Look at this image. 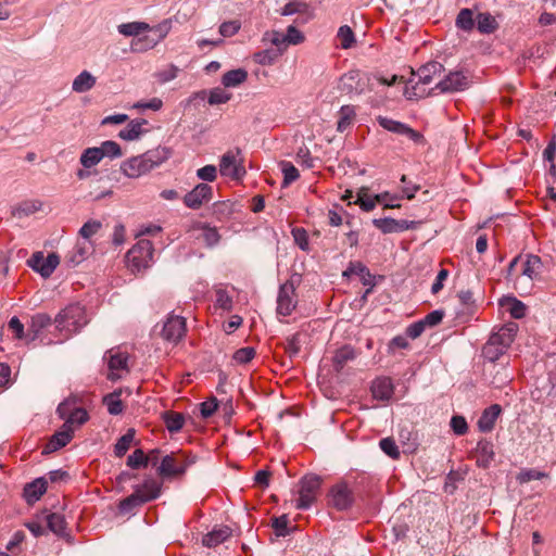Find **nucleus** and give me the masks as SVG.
Here are the masks:
<instances>
[{"label": "nucleus", "instance_id": "15", "mask_svg": "<svg viewBox=\"0 0 556 556\" xmlns=\"http://www.w3.org/2000/svg\"><path fill=\"white\" fill-rule=\"evenodd\" d=\"M74 435V428L71 422H64L59 431H56L43 446L42 454H51L71 442Z\"/></svg>", "mask_w": 556, "mask_h": 556}, {"label": "nucleus", "instance_id": "33", "mask_svg": "<svg viewBox=\"0 0 556 556\" xmlns=\"http://www.w3.org/2000/svg\"><path fill=\"white\" fill-rule=\"evenodd\" d=\"M127 362L128 356L125 353L111 354L109 359V369L111 370V374L108 376V378L111 380L119 378V376L116 375L115 371L127 370Z\"/></svg>", "mask_w": 556, "mask_h": 556}, {"label": "nucleus", "instance_id": "46", "mask_svg": "<svg viewBox=\"0 0 556 556\" xmlns=\"http://www.w3.org/2000/svg\"><path fill=\"white\" fill-rule=\"evenodd\" d=\"M102 228V223L97 219H89L79 229V236L88 240Z\"/></svg>", "mask_w": 556, "mask_h": 556}, {"label": "nucleus", "instance_id": "40", "mask_svg": "<svg viewBox=\"0 0 556 556\" xmlns=\"http://www.w3.org/2000/svg\"><path fill=\"white\" fill-rule=\"evenodd\" d=\"M295 13L311 15L309 4L303 0H292L288 2L281 10V15L288 16Z\"/></svg>", "mask_w": 556, "mask_h": 556}, {"label": "nucleus", "instance_id": "34", "mask_svg": "<svg viewBox=\"0 0 556 556\" xmlns=\"http://www.w3.org/2000/svg\"><path fill=\"white\" fill-rule=\"evenodd\" d=\"M163 420L167 430L172 433L178 432L185 425V417L182 414L168 410L163 414Z\"/></svg>", "mask_w": 556, "mask_h": 556}, {"label": "nucleus", "instance_id": "60", "mask_svg": "<svg viewBox=\"0 0 556 556\" xmlns=\"http://www.w3.org/2000/svg\"><path fill=\"white\" fill-rule=\"evenodd\" d=\"M287 46L302 43L305 39L304 35L294 26H289L285 34Z\"/></svg>", "mask_w": 556, "mask_h": 556}, {"label": "nucleus", "instance_id": "23", "mask_svg": "<svg viewBox=\"0 0 556 556\" xmlns=\"http://www.w3.org/2000/svg\"><path fill=\"white\" fill-rule=\"evenodd\" d=\"M148 122L143 118H136L130 121L127 126L122 129L118 134V137L123 140H136L138 139L146 130L143 126L147 125Z\"/></svg>", "mask_w": 556, "mask_h": 556}, {"label": "nucleus", "instance_id": "63", "mask_svg": "<svg viewBox=\"0 0 556 556\" xmlns=\"http://www.w3.org/2000/svg\"><path fill=\"white\" fill-rule=\"evenodd\" d=\"M197 176L204 181H214L217 177L215 165H205L197 170Z\"/></svg>", "mask_w": 556, "mask_h": 556}, {"label": "nucleus", "instance_id": "11", "mask_svg": "<svg viewBox=\"0 0 556 556\" xmlns=\"http://www.w3.org/2000/svg\"><path fill=\"white\" fill-rule=\"evenodd\" d=\"M376 228L381 230L383 233L403 232L408 229H417L421 222L418 220H406V219H394L391 217L376 218L372 220Z\"/></svg>", "mask_w": 556, "mask_h": 556}, {"label": "nucleus", "instance_id": "64", "mask_svg": "<svg viewBox=\"0 0 556 556\" xmlns=\"http://www.w3.org/2000/svg\"><path fill=\"white\" fill-rule=\"evenodd\" d=\"M288 517L282 515L280 517L274 518L271 526L278 536H285L288 534Z\"/></svg>", "mask_w": 556, "mask_h": 556}, {"label": "nucleus", "instance_id": "20", "mask_svg": "<svg viewBox=\"0 0 556 556\" xmlns=\"http://www.w3.org/2000/svg\"><path fill=\"white\" fill-rule=\"evenodd\" d=\"M47 491L45 478H38L24 486V497L28 504L37 502Z\"/></svg>", "mask_w": 556, "mask_h": 556}, {"label": "nucleus", "instance_id": "13", "mask_svg": "<svg viewBox=\"0 0 556 556\" xmlns=\"http://www.w3.org/2000/svg\"><path fill=\"white\" fill-rule=\"evenodd\" d=\"M59 263L60 257L58 254L51 253L45 257L40 252L35 253L28 262L29 266L34 270L38 271L43 278L50 277Z\"/></svg>", "mask_w": 556, "mask_h": 556}, {"label": "nucleus", "instance_id": "57", "mask_svg": "<svg viewBox=\"0 0 556 556\" xmlns=\"http://www.w3.org/2000/svg\"><path fill=\"white\" fill-rule=\"evenodd\" d=\"M89 416L86 409L75 408L67 417L65 422H71V428H74V424L78 426L84 425L88 420Z\"/></svg>", "mask_w": 556, "mask_h": 556}, {"label": "nucleus", "instance_id": "38", "mask_svg": "<svg viewBox=\"0 0 556 556\" xmlns=\"http://www.w3.org/2000/svg\"><path fill=\"white\" fill-rule=\"evenodd\" d=\"M103 403L105 404L108 412L111 415H118L124 410V405L121 400V391H114L106 394L103 397Z\"/></svg>", "mask_w": 556, "mask_h": 556}, {"label": "nucleus", "instance_id": "42", "mask_svg": "<svg viewBox=\"0 0 556 556\" xmlns=\"http://www.w3.org/2000/svg\"><path fill=\"white\" fill-rule=\"evenodd\" d=\"M280 167L283 174V187L289 186L300 177L298 168L291 162L282 161Z\"/></svg>", "mask_w": 556, "mask_h": 556}, {"label": "nucleus", "instance_id": "39", "mask_svg": "<svg viewBox=\"0 0 556 556\" xmlns=\"http://www.w3.org/2000/svg\"><path fill=\"white\" fill-rule=\"evenodd\" d=\"M136 431L135 429L130 428L126 431L125 434H123L116 442L114 446V454L116 457H122L126 454V452L129 450L134 439H135Z\"/></svg>", "mask_w": 556, "mask_h": 556}, {"label": "nucleus", "instance_id": "56", "mask_svg": "<svg viewBox=\"0 0 556 556\" xmlns=\"http://www.w3.org/2000/svg\"><path fill=\"white\" fill-rule=\"evenodd\" d=\"M215 304L217 307L230 311L232 308V298L228 294V292L224 289L216 290V300Z\"/></svg>", "mask_w": 556, "mask_h": 556}, {"label": "nucleus", "instance_id": "52", "mask_svg": "<svg viewBox=\"0 0 556 556\" xmlns=\"http://www.w3.org/2000/svg\"><path fill=\"white\" fill-rule=\"evenodd\" d=\"M378 123L382 128L399 135L403 134L405 129V124L388 117L379 116Z\"/></svg>", "mask_w": 556, "mask_h": 556}, {"label": "nucleus", "instance_id": "35", "mask_svg": "<svg viewBox=\"0 0 556 556\" xmlns=\"http://www.w3.org/2000/svg\"><path fill=\"white\" fill-rule=\"evenodd\" d=\"M476 16L471 9H462L456 16V26L464 31H471L475 27Z\"/></svg>", "mask_w": 556, "mask_h": 556}, {"label": "nucleus", "instance_id": "22", "mask_svg": "<svg viewBox=\"0 0 556 556\" xmlns=\"http://www.w3.org/2000/svg\"><path fill=\"white\" fill-rule=\"evenodd\" d=\"M372 396L377 400L388 401L393 395V384L390 378H378L371 384Z\"/></svg>", "mask_w": 556, "mask_h": 556}, {"label": "nucleus", "instance_id": "16", "mask_svg": "<svg viewBox=\"0 0 556 556\" xmlns=\"http://www.w3.org/2000/svg\"><path fill=\"white\" fill-rule=\"evenodd\" d=\"M186 333V320L180 316H169L162 330V337L173 343L179 342Z\"/></svg>", "mask_w": 556, "mask_h": 556}, {"label": "nucleus", "instance_id": "24", "mask_svg": "<svg viewBox=\"0 0 556 556\" xmlns=\"http://www.w3.org/2000/svg\"><path fill=\"white\" fill-rule=\"evenodd\" d=\"M477 465L482 468L489 467L494 458L493 444L489 441H479L476 448Z\"/></svg>", "mask_w": 556, "mask_h": 556}, {"label": "nucleus", "instance_id": "58", "mask_svg": "<svg viewBox=\"0 0 556 556\" xmlns=\"http://www.w3.org/2000/svg\"><path fill=\"white\" fill-rule=\"evenodd\" d=\"M264 39H267L270 41L274 46L277 47V49H286L287 42L285 38V34L278 31V30H271L265 33Z\"/></svg>", "mask_w": 556, "mask_h": 556}, {"label": "nucleus", "instance_id": "37", "mask_svg": "<svg viewBox=\"0 0 556 556\" xmlns=\"http://www.w3.org/2000/svg\"><path fill=\"white\" fill-rule=\"evenodd\" d=\"M46 521L49 530L59 536H64L65 533V519L62 515L52 513L46 516Z\"/></svg>", "mask_w": 556, "mask_h": 556}, {"label": "nucleus", "instance_id": "5", "mask_svg": "<svg viewBox=\"0 0 556 556\" xmlns=\"http://www.w3.org/2000/svg\"><path fill=\"white\" fill-rule=\"evenodd\" d=\"M195 460L197 457L192 454H187L182 451L173 452L163 457L157 468V473L163 478L181 477Z\"/></svg>", "mask_w": 556, "mask_h": 556}, {"label": "nucleus", "instance_id": "49", "mask_svg": "<svg viewBox=\"0 0 556 556\" xmlns=\"http://www.w3.org/2000/svg\"><path fill=\"white\" fill-rule=\"evenodd\" d=\"M255 356V349L252 346H245L237 350L233 355L232 359L237 364H247L251 362Z\"/></svg>", "mask_w": 556, "mask_h": 556}, {"label": "nucleus", "instance_id": "43", "mask_svg": "<svg viewBox=\"0 0 556 556\" xmlns=\"http://www.w3.org/2000/svg\"><path fill=\"white\" fill-rule=\"evenodd\" d=\"M151 457H147L141 448L135 450L127 458V466L132 469L147 467Z\"/></svg>", "mask_w": 556, "mask_h": 556}, {"label": "nucleus", "instance_id": "31", "mask_svg": "<svg viewBox=\"0 0 556 556\" xmlns=\"http://www.w3.org/2000/svg\"><path fill=\"white\" fill-rule=\"evenodd\" d=\"M96 77L88 71H83L73 81L72 89L75 92L81 93L92 89L96 85Z\"/></svg>", "mask_w": 556, "mask_h": 556}, {"label": "nucleus", "instance_id": "8", "mask_svg": "<svg viewBox=\"0 0 556 556\" xmlns=\"http://www.w3.org/2000/svg\"><path fill=\"white\" fill-rule=\"evenodd\" d=\"M219 172L222 176L235 180L241 179L247 174L240 149L229 150L220 157Z\"/></svg>", "mask_w": 556, "mask_h": 556}, {"label": "nucleus", "instance_id": "7", "mask_svg": "<svg viewBox=\"0 0 556 556\" xmlns=\"http://www.w3.org/2000/svg\"><path fill=\"white\" fill-rule=\"evenodd\" d=\"M298 283L299 279L295 281L293 278H290L279 287L276 308L278 315L287 317L295 309L298 304Z\"/></svg>", "mask_w": 556, "mask_h": 556}, {"label": "nucleus", "instance_id": "6", "mask_svg": "<svg viewBox=\"0 0 556 556\" xmlns=\"http://www.w3.org/2000/svg\"><path fill=\"white\" fill-rule=\"evenodd\" d=\"M153 244L150 240H139L126 254V263L132 271L147 268L153 257Z\"/></svg>", "mask_w": 556, "mask_h": 556}, {"label": "nucleus", "instance_id": "61", "mask_svg": "<svg viewBox=\"0 0 556 556\" xmlns=\"http://www.w3.org/2000/svg\"><path fill=\"white\" fill-rule=\"evenodd\" d=\"M301 349V334L294 333L287 338L286 351L290 356H294L300 352Z\"/></svg>", "mask_w": 556, "mask_h": 556}, {"label": "nucleus", "instance_id": "36", "mask_svg": "<svg viewBox=\"0 0 556 556\" xmlns=\"http://www.w3.org/2000/svg\"><path fill=\"white\" fill-rule=\"evenodd\" d=\"M103 160L100 149L98 147L87 148L80 155V164L85 168H91L98 165Z\"/></svg>", "mask_w": 556, "mask_h": 556}, {"label": "nucleus", "instance_id": "25", "mask_svg": "<svg viewBox=\"0 0 556 556\" xmlns=\"http://www.w3.org/2000/svg\"><path fill=\"white\" fill-rule=\"evenodd\" d=\"M51 324V318L49 315L45 313L36 314L31 317L28 331H27V339L29 341H34L42 329L48 327Z\"/></svg>", "mask_w": 556, "mask_h": 556}, {"label": "nucleus", "instance_id": "55", "mask_svg": "<svg viewBox=\"0 0 556 556\" xmlns=\"http://www.w3.org/2000/svg\"><path fill=\"white\" fill-rule=\"evenodd\" d=\"M74 251L75 252L71 260L73 263L79 264L90 254L91 245L87 242L77 243Z\"/></svg>", "mask_w": 556, "mask_h": 556}, {"label": "nucleus", "instance_id": "32", "mask_svg": "<svg viewBox=\"0 0 556 556\" xmlns=\"http://www.w3.org/2000/svg\"><path fill=\"white\" fill-rule=\"evenodd\" d=\"M248 79V72L243 68H237L226 72L223 75L222 83L226 88H233L243 84Z\"/></svg>", "mask_w": 556, "mask_h": 556}, {"label": "nucleus", "instance_id": "30", "mask_svg": "<svg viewBox=\"0 0 556 556\" xmlns=\"http://www.w3.org/2000/svg\"><path fill=\"white\" fill-rule=\"evenodd\" d=\"M477 29L481 34H492L494 33L498 24L495 17L489 12L478 13L476 16Z\"/></svg>", "mask_w": 556, "mask_h": 556}, {"label": "nucleus", "instance_id": "41", "mask_svg": "<svg viewBox=\"0 0 556 556\" xmlns=\"http://www.w3.org/2000/svg\"><path fill=\"white\" fill-rule=\"evenodd\" d=\"M150 29V25L143 22L125 23L118 26V31L124 36H138Z\"/></svg>", "mask_w": 556, "mask_h": 556}, {"label": "nucleus", "instance_id": "45", "mask_svg": "<svg viewBox=\"0 0 556 556\" xmlns=\"http://www.w3.org/2000/svg\"><path fill=\"white\" fill-rule=\"evenodd\" d=\"M100 152L102 154V157L109 156V157H119L122 156V150L117 142L112 140H106L101 143Z\"/></svg>", "mask_w": 556, "mask_h": 556}, {"label": "nucleus", "instance_id": "48", "mask_svg": "<svg viewBox=\"0 0 556 556\" xmlns=\"http://www.w3.org/2000/svg\"><path fill=\"white\" fill-rule=\"evenodd\" d=\"M547 477V475L543 471L536 470V469H522L517 475V480L519 483H528L531 480H540Z\"/></svg>", "mask_w": 556, "mask_h": 556}, {"label": "nucleus", "instance_id": "2", "mask_svg": "<svg viewBox=\"0 0 556 556\" xmlns=\"http://www.w3.org/2000/svg\"><path fill=\"white\" fill-rule=\"evenodd\" d=\"M518 331L516 323H508L493 332L482 348V355L489 362L497 361L510 346Z\"/></svg>", "mask_w": 556, "mask_h": 556}, {"label": "nucleus", "instance_id": "3", "mask_svg": "<svg viewBox=\"0 0 556 556\" xmlns=\"http://www.w3.org/2000/svg\"><path fill=\"white\" fill-rule=\"evenodd\" d=\"M160 494L161 484L153 479H148L141 485L137 486L132 494L119 502L118 510L121 514H128L132 511L134 508L157 498Z\"/></svg>", "mask_w": 556, "mask_h": 556}, {"label": "nucleus", "instance_id": "27", "mask_svg": "<svg viewBox=\"0 0 556 556\" xmlns=\"http://www.w3.org/2000/svg\"><path fill=\"white\" fill-rule=\"evenodd\" d=\"M543 263L540 256L529 254L527 255L526 261L522 264V276L529 278L530 280H534L538 278L541 269H542Z\"/></svg>", "mask_w": 556, "mask_h": 556}, {"label": "nucleus", "instance_id": "18", "mask_svg": "<svg viewBox=\"0 0 556 556\" xmlns=\"http://www.w3.org/2000/svg\"><path fill=\"white\" fill-rule=\"evenodd\" d=\"M443 72H444V66L440 62H437V61H432V62H429V63L422 65L417 71L416 75L418 77V80H417L414 89L415 90L418 89L419 84L429 85L430 83L433 81V79L435 77H441Z\"/></svg>", "mask_w": 556, "mask_h": 556}, {"label": "nucleus", "instance_id": "28", "mask_svg": "<svg viewBox=\"0 0 556 556\" xmlns=\"http://www.w3.org/2000/svg\"><path fill=\"white\" fill-rule=\"evenodd\" d=\"M283 53V49H265L253 54V61L263 66L274 65L279 56Z\"/></svg>", "mask_w": 556, "mask_h": 556}, {"label": "nucleus", "instance_id": "62", "mask_svg": "<svg viewBox=\"0 0 556 556\" xmlns=\"http://www.w3.org/2000/svg\"><path fill=\"white\" fill-rule=\"evenodd\" d=\"M240 27L241 25L238 21L224 22L219 26V34L223 37H232L239 31Z\"/></svg>", "mask_w": 556, "mask_h": 556}, {"label": "nucleus", "instance_id": "19", "mask_svg": "<svg viewBox=\"0 0 556 556\" xmlns=\"http://www.w3.org/2000/svg\"><path fill=\"white\" fill-rule=\"evenodd\" d=\"M230 535L231 529L227 526H220L206 533L202 539V544L210 548L216 547L230 538Z\"/></svg>", "mask_w": 556, "mask_h": 556}, {"label": "nucleus", "instance_id": "12", "mask_svg": "<svg viewBox=\"0 0 556 556\" xmlns=\"http://www.w3.org/2000/svg\"><path fill=\"white\" fill-rule=\"evenodd\" d=\"M213 189L207 184H198L191 191L185 194L184 204L191 210H199L204 203L211 201Z\"/></svg>", "mask_w": 556, "mask_h": 556}, {"label": "nucleus", "instance_id": "44", "mask_svg": "<svg viewBox=\"0 0 556 556\" xmlns=\"http://www.w3.org/2000/svg\"><path fill=\"white\" fill-rule=\"evenodd\" d=\"M199 228L202 230V238L206 245L213 247L218 243L220 236L216 227H210L206 224H199Z\"/></svg>", "mask_w": 556, "mask_h": 556}, {"label": "nucleus", "instance_id": "47", "mask_svg": "<svg viewBox=\"0 0 556 556\" xmlns=\"http://www.w3.org/2000/svg\"><path fill=\"white\" fill-rule=\"evenodd\" d=\"M506 304H507V309L509 311L511 317L519 319L526 315L527 307L521 301H519L515 298H511V299H507Z\"/></svg>", "mask_w": 556, "mask_h": 556}, {"label": "nucleus", "instance_id": "26", "mask_svg": "<svg viewBox=\"0 0 556 556\" xmlns=\"http://www.w3.org/2000/svg\"><path fill=\"white\" fill-rule=\"evenodd\" d=\"M355 356L356 353L354 349L350 345H344L338 349L332 358L334 370L337 372H340L350 361H353L355 358Z\"/></svg>", "mask_w": 556, "mask_h": 556}, {"label": "nucleus", "instance_id": "14", "mask_svg": "<svg viewBox=\"0 0 556 556\" xmlns=\"http://www.w3.org/2000/svg\"><path fill=\"white\" fill-rule=\"evenodd\" d=\"M328 497V503L338 510L350 508L354 501L352 491L345 483H339L332 486Z\"/></svg>", "mask_w": 556, "mask_h": 556}, {"label": "nucleus", "instance_id": "17", "mask_svg": "<svg viewBox=\"0 0 556 556\" xmlns=\"http://www.w3.org/2000/svg\"><path fill=\"white\" fill-rule=\"evenodd\" d=\"M150 30H153L157 34V39H151L148 36L137 38L132 40V50L139 51L152 49L157 43V41L164 39L167 36L168 31L170 30V21L165 20L154 28H151Z\"/></svg>", "mask_w": 556, "mask_h": 556}, {"label": "nucleus", "instance_id": "21", "mask_svg": "<svg viewBox=\"0 0 556 556\" xmlns=\"http://www.w3.org/2000/svg\"><path fill=\"white\" fill-rule=\"evenodd\" d=\"M502 408L498 404H493L485 408L478 420V427L483 432H489L494 428L495 421L500 416Z\"/></svg>", "mask_w": 556, "mask_h": 556}, {"label": "nucleus", "instance_id": "1", "mask_svg": "<svg viewBox=\"0 0 556 556\" xmlns=\"http://www.w3.org/2000/svg\"><path fill=\"white\" fill-rule=\"evenodd\" d=\"M172 152L166 147H157L147 152L131 156L121 164V172L130 179L140 178L162 165Z\"/></svg>", "mask_w": 556, "mask_h": 556}, {"label": "nucleus", "instance_id": "51", "mask_svg": "<svg viewBox=\"0 0 556 556\" xmlns=\"http://www.w3.org/2000/svg\"><path fill=\"white\" fill-rule=\"evenodd\" d=\"M338 38L340 39L341 47L349 49L355 42L354 33L350 26L344 25L339 28Z\"/></svg>", "mask_w": 556, "mask_h": 556}, {"label": "nucleus", "instance_id": "4", "mask_svg": "<svg viewBox=\"0 0 556 556\" xmlns=\"http://www.w3.org/2000/svg\"><path fill=\"white\" fill-rule=\"evenodd\" d=\"M55 324L61 332H65L64 337H70L79 331L88 320L85 308L79 304H71L65 307L55 317Z\"/></svg>", "mask_w": 556, "mask_h": 556}, {"label": "nucleus", "instance_id": "10", "mask_svg": "<svg viewBox=\"0 0 556 556\" xmlns=\"http://www.w3.org/2000/svg\"><path fill=\"white\" fill-rule=\"evenodd\" d=\"M469 78L462 72H451L432 88V92L438 90L440 93L463 91L469 87Z\"/></svg>", "mask_w": 556, "mask_h": 556}, {"label": "nucleus", "instance_id": "29", "mask_svg": "<svg viewBox=\"0 0 556 556\" xmlns=\"http://www.w3.org/2000/svg\"><path fill=\"white\" fill-rule=\"evenodd\" d=\"M338 115L337 130L343 132L353 124L356 117V111L353 105H343Z\"/></svg>", "mask_w": 556, "mask_h": 556}, {"label": "nucleus", "instance_id": "50", "mask_svg": "<svg viewBox=\"0 0 556 556\" xmlns=\"http://www.w3.org/2000/svg\"><path fill=\"white\" fill-rule=\"evenodd\" d=\"M380 448L392 459L400 457V450L395 441L392 438H384L379 443Z\"/></svg>", "mask_w": 556, "mask_h": 556}, {"label": "nucleus", "instance_id": "59", "mask_svg": "<svg viewBox=\"0 0 556 556\" xmlns=\"http://www.w3.org/2000/svg\"><path fill=\"white\" fill-rule=\"evenodd\" d=\"M355 203L358 204L363 211L370 212L375 208L377 200L375 197H367L364 189H362Z\"/></svg>", "mask_w": 556, "mask_h": 556}, {"label": "nucleus", "instance_id": "53", "mask_svg": "<svg viewBox=\"0 0 556 556\" xmlns=\"http://www.w3.org/2000/svg\"><path fill=\"white\" fill-rule=\"evenodd\" d=\"M231 94L222 88H214L208 96V103L211 105L223 104L230 100Z\"/></svg>", "mask_w": 556, "mask_h": 556}, {"label": "nucleus", "instance_id": "9", "mask_svg": "<svg viewBox=\"0 0 556 556\" xmlns=\"http://www.w3.org/2000/svg\"><path fill=\"white\" fill-rule=\"evenodd\" d=\"M321 480L315 475H307L300 481V497L295 507L298 509H307L316 500L320 489Z\"/></svg>", "mask_w": 556, "mask_h": 556}, {"label": "nucleus", "instance_id": "54", "mask_svg": "<svg viewBox=\"0 0 556 556\" xmlns=\"http://www.w3.org/2000/svg\"><path fill=\"white\" fill-rule=\"evenodd\" d=\"M292 237L294 239V242L299 245V248L302 251H308L309 250L308 235H307V231L304 228H293L292 229Z\"/></svg>", "mask_w": 556, "mask_h": 556}]
</instances>
